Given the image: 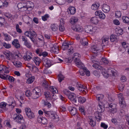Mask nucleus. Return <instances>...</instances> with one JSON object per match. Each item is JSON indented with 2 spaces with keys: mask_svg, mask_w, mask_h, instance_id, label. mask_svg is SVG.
<instances>
[{
  "mask_svg": "<svg viewBox=\"0 0 129 129\" xmlns=\"http://www.w3.org/2000/svg\"><path fill=\"white\" fill-rule=\"evenodd\" d=\"M90 21L91 22L94 24H97L98 22L97 18L95 17H92L90 20Z\"/></svg>",
  "mask_w": 129,
  "mask_h": 129,
  "instance_id": "obj_29",
  "label": "nucleus"
},
{
  "mask_svg": "<svg viewBox=\"0 0 129 129\" xmlns=\"http://www.w3.org/2000/svg\"><path fill=\"white\" fill-rule=\"evenodd\" d=\"M30 35L31 36H32L34 37H35L37 36L36 33L34 31H30Z\"/></svg>",
  "mask_w": 129,
  "mask_h": 129,
  "instance_id": "obj_61",
  "label": "nucleus"
},
{
  "mask_svg": "<svg viewBox=\"0 0 129 129\" xmlns=\"http://www.w3.org/2000/svg\"><path fill=\"white\" fill-rule=\"evenodd\" d=\"M96 97L97 99L100 101L104 98V95L102 94H98L96 95Z\"/></svg>",
  "mask_w": 129,
  "mask_h": 129,
  "instance_id": "obj_42",
  "label": "nucleus"
},
{
  "mask_svg": "<svg viewBox=\"0 0 129 129\" xmlns=\"http://www.w3.org/2000/svg\"><path fill=\"white\" fill-rule=\"evenodd\" d=\"M78 99V102L80 104H82L85 102L86 99L84 97L80 96L77 98V100Z\"/></svg>",
  "mask_w": 129,
  "mask_h": 129,
  "instance_id": "obj_19",
  "label": "nucleus"
},
{
  "mask_svg": "<svg viewBox=\"0 0 129 129\" xmlns=\"http://www.w3.org/2000/svg\"><path fill=\"white\" fill-rule=\"evenodd\" d=\"M48 123V120L45 117H43L42 119V121L41 123L44 125H45L47 124Z\"/></svg>",
  "mask_w": 129,
  "mask_h": 129,
  "instance_id": "obj_47",
  "label": "nucleus"
},
{
  "mask_svg": "<svg viewBox=\"0 0 129 129\" xmlns=\"http://www.w3.org/2000/svg\"><path fill=\"white\" fill-rule=\"evenodd\" d=\"M49 17L48 14H46L44 16L42 17V20L44 21H46L47 20V18H49Z\"/></svg>",
  "mask_w": 129,
  "mask_h": 129,
  "instance_id": "obj_58",
  "label": "nucleus"
},
{
  "mask_svg": "<svg viewBox=\"0 0 129 129\" xmlns=\"http://www.w3.org/2000/svg\"><path fill=\"white\" fill-rule=\"evenodd\" d=\"M6 106V103L5 102H2L0 103V108H4Z\"/></svg>",
  "mask_w": 129,
  "mask_h": 129,
  "instance_id": "obj_59",
  "label": "nucleus"
},
{
  "mask_svg": "<svg viewBox=\"0 0 129 129\" xmlns=\"http://www.w3.org/2000/svg\"><path fill=\"white\" fill-rule=\"evenodd\" d=\"M33 91H34V92H35L38 93L39 94H41L40 90L38 88H35L33 90Z\"/></svg>",
  "mask_w": 129,
  "mask_h": 129,
  "instance_id": "obj_56",
  "label": "nucleus"
},
{
  "mask_svg": "<svg viewBox=\"0 0 129 129\" xmlns=\"http://www.w3.org/2000/svg\"><path fill=\"white\" fill-rule=\"evenodd\" d=\"M2 70L5 71V73H8L9 72V71L7 69V67L6 66L2 65Z\"/></svg>",
  "mask_w": 129,
  "mask_h": 129,
  "instance_id": "obj_49",
  "label": "nucleus"
},
{
  "mask_svg": "<svg viewBox=\"0 0 129 129\" xmlns=\"http://www.w3.org/2000/svg\"><path fill=\"white\" fill-rule=\"evenodd\" d=\"M101 60L105 64H107L109 62L108 60L106 58H103Z\"/></svg>",
  "mask_w": 129,
  "mask_h": 129,
  "instance_id": "obj_64",
  "label": "nucleus"
},
{
  "mask_svg": "<svg viewBox=\"0 0 129 129\" xmlns=\"http://www.w3.org/2000/svg\"><path fill=\"white\" fill-rule=\"evenodd\" d=\"M44 94L45 96V98L47 100L50 99L52 97V95L48 91L44 92Z\"/></svg>",
  "mask_w": 129,
  "mask_h": 129,
  "instance_id": "obj_24",
  "label": "nucleus"
},
{
  "mask_svg": "<svg viewBox=\"0 0 129 129\" xmlns=\"http://www.w3.org/2000/svg\"><path fill=\"white\" fill-rule=\"evenodd\" d=\"M101 126L104 129H107L108 127L107 125L104 123H101Z\"/></svg>",
  "mask_w": 129,
  "mask_h": 129,
  "instance_id": "obj_60",
  "label": "nucleus"
},
{
  "mask_svg": "<svg viewBox=\"0 0 129 129\" xmlns=\"http://www.w3.org/2000/svg\"><path fill=\"white\" fill-rule=\"evenodd\" d=\"M52 51L55 53H58L59 51L58 47L56 45H54L52 48Z\"/></svg>",
  "mask_w": 129,
  "mask_h": 129,
  "instance_id": "obj_37",
  "label": "nucleus"
},
{
  "mask_svg": "<svg viewBox=\"0 0 129 129\" xmlns=\"http://www.w3.org/2000/svg\"><path fill=\"white\" fill-rule=\"evenodd\" d=\"M100 5L99 4L97 3V4H94L91 6V8L92 10H96L98 9Z\"/></svg>",
  "mask_w": 129,
  "mask_h": 129,
  "instance_id": "obj_36",
  "label": "nucleus"
},
{
  "mask_svg": "<svg viewBox=\"0 0 129 129\" xmlns=\"http://www.w3.org/2000/svg\"><path fill=\"white\" fill-rule=\"evenodd\" d=\"M34 91H32L31 92V98L33 99H36L41 95V94H38L36 92H35Z\"/></svg>",
  "mask_w": 129,
  "mask_h": 129,
  "instance_id": "obj_11",
  "label": "nucleus"
},
{
  "mask_svg": "<svg viewBox=\"0 0 129 129\" xmlns=\"http://www.w3.org/2000/svg\"><path fill=\"white\" fill-rule=\"evenodd\" d=\"M98 53V52L97 53L96 52H94V54H93V55L92 56V57H91V60L93 63H95V62H97V60H95V57L94 56H97Z\"/></svg>",
  "mask_w": 129,
  "mask_h": 129,
  "instance_id": "obj_38",
  "label": "nucleus"
},
{
  "mask_svg": "<svg viewBox=\"0 0 129 129\" xmlns=\"http://www.w3.org/2000/svg\"><path fill=\"white\" fill-rule=\"evenodd\" d=\"M44 113H45L46 116H51L53 115L55 113V112L52 111H46L44 110Z\"/></svg>",
  "mask_w": 129,
  "mask_h": 129,
  "instance_id": "obj_18",
  "label": "nucleus"
},
{
  "mask_svg": "<svg viewBox=\"0 0 129 129\" xmlns=\"http://www.w3.org/2000/svg\"><path fill=\"white\" fill-rule=\"evenodd\" d=\"M69 43H63L62 46V48L63 50H67L69 47Z\"/></svg>",
  "mask_w": 129,
  "mask_h": 129,
  "instance_id": "obj_26",
  "label": "nucleus"
},
{
  "mask_svg": "<svg viewBox=\"0 0 129 129\" xmlns=\"http://www.w3.org/2000/svg\"><path fill=\"white\" fill-rule=\"evenodd\" d=\"M42 85L44 87H45V88L46 89L48 88V84L47 82L45 80H44L43 81L42 83Z\"/></svg>",
  "mask_w": 129,
  "mask_h": 129,
  "instance_id": "obj_44",
  "label": "nucleus"
},
{
  "mask_svg": "<svg viewBox=\"0 0 129 129\" xmlns=\"http://www.w3.org/2000/svg\"><path fill=\"white\" fill-rule=\"evenodd\" d=\"M96 29V27H93L92 26L89 25L85 27V30L86 32L87 33H94Z\"/></svg>",
  "mask_w": 129,
  "mask_h": 129,
  "instance_id": "obj_2",
  "label": "nucleus"
},
{
  "mask_svg": "<svg viewBox=\"0 0 129 129\" xmlns=\"http://www.w3.org/2000/svg\"><path fill=\"white\" fill-rule=\"evenodd\" d=\"M43 62L44 64H45V67L47 68L50 67L53 64V61L47 58L43 59Z\"/></svg>",
  "mask_w": 129,
  "mask_h": 129,
  "instance_id": "obj_3",
  "label": "nucleus"
},
{
  "mask_svg": "<svg viewBox=\"0 0 129 129\" xmlns=\"http://www.w3.org/2000/svg\"><path fill=\"white\" fill-rule=\"evenodd\" d=\"M58 79L59 82H61L64 79V77L61 74H60L58 75Z\"/></svg>",
  "mask_w": 129,
  "mask_h": 129,
  "instance_id": "obj_35",
  "label": "nucleus"
},
{
  "mask_svg": "<svg viewBox=\"0 0 129 129\" xmlns=\"http://www.w3.org/2000/svg\"><path fill=\"white\" fill-rule=\"evenodd\" d=\"M33 60L37 66H39L41 62L40 58L38 57H34L33 58Z\"/></svg>",
  "mask_w": 129,
  "mask_h": 129,
  "instance_id": "obj_20",
  "label": "nucleus"
},
{
  "mask_svg": "<svg viewBox=\"0 0 129 129\" xmlns=\"http://www.w3.org/2000/svg\"><path fill=\"white\" fill-rule=\"evenodd\" d=\"M80 54L78 53H76L73 54V57L72 58V59H73V58H75L74 59H77L79 58L80 57Z\"/></svg>",
  "mask_w": 129,
  "mask_h": 129,
  "instance_id": "obj_41",
  "label": "nucleus"
},
{
  "mask_svg": "<svg viewBox=\"0 0 129 129\" xmlns=\"http://www.w3.org/2000/svg\"><path fill=\"white\" fill-rule=\"evenodd\" d=\"M101 113L96 111L95 113V117L98 121H100L102 119Z\"/></svg>",
  "mask_w": 129,
  "mask_h": 129,
  "instance_id": "obj_17",
  "label": "nucleus"
},
{
  "mask_svg": "<svg viewBox=\"0 0 129 129\" xmlns=\"http://www.w3.org/2000/svg\"><path fill=\"white\" fill-rule=\"evenodd\" d=\"M67 11L69 14L70 13V14L73 15L75 13L76 9L75 7L71 6L69 7Z\"/></svg>",
  "mask_w": 129,
  "mask_h": 129,
  "instance_id": "obj_12",
  "label": "nucleus"
},
{
  "mask_svg": "<svg viewBox=\"0 0 129 129\" xmlns=\"http://www.w3.org/2000/svg\"><path fill=\"white\" fill-rule=\"evenodd\" d=\"M3 46L6 48L8 49L10 48L11 46V45L9 44H7L5 42H4L3 44Z\"/></svg>",
  "mask_w": 129,
  "mask_h": 129,
  "instance_id": "obj_51",
  "label": "nucleus"
},
{
  "mask_svg": "<svg viewBox=\"0 0 129 129\" xmlns=\"http://www.w3.org/2000/svg\"><path fill=\"white\" fill-rule=\"evenodd\" d=\"M115 15L116 17L119 18L121 16V13L120 11H117L115 12Z\"/></svg>",
  "mask_w": 129,
  "mask_h": 129,
  "instance_id": "obj_48",
  "label": "nucleus"
},
{
  "mask_svg": "<svg viewBox=\"0 0 129 129\" xmlns=\"http://www.w3.org/2000/svg\"><path fill=\"white\" fill-rule=\"evenodd\" d=\"M83 70L85 73V74H86V76H89L90 75V73L89 71L87 69L86 67H84L82 68Z\"/></svg>",
  "mask_w": 129,
  "mask_h": 129,
  "instance_id": "obj_33",
  "label": "nucleus"
},
{
  "mask_svg": "<svg viewBox=\"0 0 129 129\" xmlns=\"http://www.w3.org/2000/svg\"><path fill=\"white\" fill-rule=\"evenodd\" d=\"M13 64L17 68H19L21 66L22 63L20 62L16 61L13 62Z\"/></svg>",
  "mask_w": 129,
  "mask_h": 129,
  "instance_id": "obj_40",
  "label": "nucleus"
},
{
  "mask_svg": "<svg viewBox=\"0 0 129 129\" xmlns=\"http://www.w3.org/2000/svg\"><path fill=\"white\" fill-rule=\"evenodd\" d=\"M34 79V76L30 77L27 80L26 82L28 84L31 83L33 82Z\"/></svg>",
  "mask_w": 129,
  "mask_h": 129,
  "instance_id": "obj_31",
  "label": "nucleus"
},
{
  "mask_svg": "<svg viewBox=\"0 0 129 129\" xmlns=\"http://www.w3.org/2000/svg\"><path fill=\"white\" fill-rule=\"evenodd\" d=\"M7 79L8 80L10 81L13 82L14 81L15 79L12 77L11 76L9 75H8V77H7Z\"/></svg>",
  "mask_w": 129,
  "mask_h": 129,
  "instance_id": "obj_57",
  "label": "nucleus"
},
{
  "mask_svg": "<svg viewBox=\"0 0 129 129\" xmlns=\"http://www.w3.org/2000/svg\"><path fill=\"white\" fill-rule=\"evenodd\" d=\"M68 97L71 101L75 103L76 102L77 97H76V95L74 93L71 92L68 96Z\"/></svg>",
  "mask_w": 129,
  "mask_h": 129,
  "instance_id": "obj_7",
  "label": "nucleus"
},
{
  "mask_svg": "<svg viewBox=\"0 0 129 129\" xmlns=\"http://www.w3.org/2000/svg\"><path fill=\"white\" fill-rule=\"evenodd\" d=\"M4 54L5 55L6 58L8 60H10L11 59H12L14 56L9 51H5Z\"/></svg>",
  "mask_w": 129,
  "mask_h": 129,
  "instance_id": "obj_6",
  "label": "nucleus"
},
{
  "mask_svg": "<svg viewBox=\"0 0 129 129\" xmlns=\"http://www.w3.org/2000/svg\"><path fill=\"white\" fill-rule=\"evenodd\" d=\"M90 118L91 117L89 118V120H88L89 123L91 126L94 127L96 125V121L95 120H93V119Z\"/></svg>",
  "mask_w": 129,
  "mask_h": 129,
  "instance_id": "obj_25",
  "label": "nucleus"
},
{
  "mask_svg": "<svg viewBox=\"0 0 129 129\" xmlns=\"http://www.w3.org/2000/svg\"><path fill=\"white\" fill-rule=\"evenodd\" d=\"M14 119L19 123H24V120L22 116L19 114H15L13 116Z\"/></svg>",
  "mask_w": 129,
  "mask_h": 129,
  "instance_id": "obj_1",
  "label": "nucleus"
},
{
  "mask_svg": "<svg viewBox=\"0 0 129 129\" xmlns=\"http://www.w3.org/2000/svg\"><path fill=\"white\" fill-rule=\"evenodd\" d=\"M25 94L27 96L30 97L31 98V92H30L29 90L26 91L25 92Z\"/></svg>",
  "mask_w": 129,
  "mask_h": 129,
  "instance_id": "obj_63",
  "label": "nucleus"
},
{
  "mask_svg": "<svg viewBox=\"0 0 129 129\" xmlns=\"http://www.w3.org/2000/svg\"><path fill=\"white\" fill-rule=\"evenodd\" d=\"M16 28L17 31L18 33H22V30L21 29L19 28V25L18 24L16 25Z\"/></svg>",
  "mask_w": 129,
  "mask_h": 129,
  "instance_id": "obj_50",
  "label": "nucleus"
},
{
  "mask_svg": "<svg viewBox=\"0 0 129 129\" xmlns=\"http://www.w3.org/2000/svg\"><path fill=\"white\" fill-rule=\"evenodd\" d=\"M25 111L26 115L29 118L31 119L34 118L35 116L34 113L31 112V110L30 108H25Z\"/></svg>",
  "mask_w": 129,
  "mask_h": 129,
  "instance_id": "obj_4",
  "label": "nucleus"
},
{
  "mask_svg": "<svg viewBox=\"0 0 129 129\" xmlns=\"http://www.w3.org/2000/svg\"><path fill=\"white\" fill-rule=\"evenodd\" d=\"M93 67L95 69L97 70H100L102 68V66H101L98 65L97 64H93L92 65Z\"/></svg>",
  "mask_w": 129,
  "mask_h": 129,
  "instance_id": "obj_45",
  "label": "nucleus"
},
{
  "mask_svg": "<svg viewBox=\"0 0 129 129\" xmlns=\"http://www.w3.org/2000/svg\"><path fill=\"white\" fill-rule=\"evenodd\" d=\"M76 86L78 90L80 91H82L83 89H85L86 88V87L85 86L82 85L79 83H77Z\"/></svg>",
  "mask_w": 129,
  "mask_h": 129,
  "instance_id": "obj_14",
  "label": "nucleus"
},
{
  "mask_svg": "<svg viewBox=\"0 0 129 129\" xmlns=\"http://www.w3.org/2000/svg\"><path fill=\"white\" fill-rule=\"evenodd\" d=\"M26 6L28 8H32L33 7V3L30 1H27L26 5Z\"/></svg>",
  "mask_w": 129,
  "mask_h": 129,
  "instance_id": "obj_30",
  "label": "nucleus"
},
{
  "mask_svg": "<svg viewBox=\"0 0 129 129\" xmlns=\"http://www.w3.org/2000/svg\"><path fill=\"white\" fill-rule=\"evenodd\" d=\"M25 5V4L22 3H20L18 4L17 7L19 9H21Z\"/></svg>",
  "mask_w": 129,
  "mask_h": 129,
  "instance_id": "obj_54",
  "label": "nucleus"
},
{
  "mask_svg": "<svg viewBox=\"0 0 129 129\" xmlns=\"http://www.w3.org/2000/svg\"><path fill=\"white\" fill-rule=\"evenodd\" d=\"M102 68L100 70L101 71L102 74L105 77H108L109 76V75L107 73L105 70L102 67Z\"/></svg>",
  "mask_w": 129,
  "mask_h": 129,
  "instance_id": "obj_27",
  "label": "nucleus"
},
{
  "mask_svg": "<svg viewBox=\"0 0 129 129\" xmlns=\"http://www.w3.org/2000/svg\"><path fill=\"white\" fill-rule=\"evenodd\" d=\"M102 9L104 12H107L110 11V7L106 4H104L103 5Z\"/></svg>",
  "mask_w": 129,
  "mask_h": 129,
  "instance_id": "obj_15",
  "label": "nucleus"
},
{
  "mask_svg": "<svg viewBox=\"0 0 129 129\" xmlns=\"http://www.w3.org/2000/svg\"><path fill=\"white\" fill-rule=\"evenodd\" d=\"M108 105L110 109L112 111L116 112L117 111L116 108V105L114 103H111L110 104H108Z\"/></svg>",
  "mask_w": 129,
  "mask_h": 129,
  "instance_id": "obj_8",
  "label": "nucleus"
},
{
  "mask_svg": "<svg viewBox=\"0 0 129 129\" xmlns=\"http://www.w3.org/2000/svg\"><path fill=\"white\" fill-rule=\"evenodd\" d=\"M57 3L60 5L64 4L65 2V0H56Z\"/></svg>",
  "mask_w": 129,
  "mask_h": 129,
  "instance_id": "obj_55",
  "label": "nucleus"
},
{
  "mask_svg": "<svg viewBox=\"0 0 129 129\" xmlns=\"http://www.w3.org/2000/svg\"><path fill=\"white\" fill-rule=\"evenodd\" d=\"M72 29L75 31L81 32L83 30V28L79 25H77L72 27Z\"/></svg>",
  "mask_w": 129,
  "mask_h": 129,
  "instance_id": "obj_13",
  "label": "nucleus"
},
{
  "mask_svg": "<svg viewBox=\"0 0 129 129\" xmlns=\"http://www.w3.org/2000/svg\"><path fill=\"white\" fill-rule=\"evenodd\" d=\"M116 38L115 36L113 35H111L110 37V40L112 42H114L116 39Z\"/></svg>",
  "mask_w": 129,
  "mask_h": 129,
  "instance_id": "obj_62",
  "label": "nucleus"
},
{
  "mask_svg": "<svg viewBox=\"0 0 129 129\" xmlns=\"http://www.w3.org/2000/svg\"><path fill=\"white\" fill-rule=\"evenodd\" d=\"M12 44L17 49L19 48L20 47V44H19V41L17 39H14L12 42Z\"/></svg>",
  "mask_w": 129,
  "mask_h": 129,
  "instance_id": "obj_9",
  "label": "nucleus"
},
{
  "mask_svg": "<svg viewBox=\"0 0 129 129\" xmlns=\"http://www.w3.org/2000/svg\"><path fill=\"white\" fill-rule=\"evenodd\" d=\"M50 88L51 91L53 94H55L57 93V92H58V91L57 90L56 91V90L54 89L53 87H51Z\"/></svg>",
  "mask_w": 129,
  "mask_h": 129,
  "instance_id": "obj_52",
  "label": "nucleus"
},
{
  "mask_svg": "<svg viewBox=\"0 0 129 129\" xmlns=\"http://www.w3.org/2000/svg\"><path fill=\"white\" fill-rule=\"evenodd\" d=\"M95 15L96 16H98L101 19H104L105 17V15L102 12L96 11L95 13Z\"/></svg>",
  "mask_w": 129,
  "mask_h": 129,
  "instance_id": "obj_10",
  "label": "nucleus"
},
{
  "mask_svg": "<svg viewBox=\"0 0 129 129\" xmlns=\"http://www.w3.org/2000/svg\"><path fill=\"white\" fill-rule=\"evenodd\" d=\"M115 30L116 34L118 36L121 35L123 34V30L120 27L116 28L115 29Z\"/></svg>",
  "mask_w": 129,
  "mask_h": 129,
  "instance_id": "obj_16",
  "label": "nucleus"
},
{
  "mask_svg": "<svg viewBox=\"0 0 129 129\" xmlns=\"http://www.w3.org/2000/svg\"><path fill=\"white\" fill-rule=\"evenodd\" d=\"M31 69L34 72H37L39 71L38 69L35 66H32Z\"/></svg>",
  "mask_w": 129,
  "mask_h": 129,
  "instance_id": "obj_53",
  "label": "nucleus"
},
{
  "mask_svg": "<svg viewBox=\"0 0 129 129\" xmlns=\"http://www.w3.org/2000/svg\"><path fill=\"white\" fill-rule=\"evenodd\" d=\"M122 19L124 22L127 24H129V18L127 17L123 16Z\"/></svg>",
  "mask_w": 129,
  "mask_h": 129,
  "instance_id": "obj_34",
  "label": "nucleus"
},
{
  "mask_svg": "<svg viewBox=\"0 0 129 129\" xmlns=\"http://www.w3.org/2000/svg\"><path fill=\"white\" fill-rule=\"evenodd\" d=\"M32 55L30 53L27 54L25 56H23V58L25 60L29 61L32 58Z\"/></svg>",
  "mask_w": 129,
  "mask_h": 129,
  "instance_id": "obj_21",
  "label": "nucleus"
},
{
  "mask_svg": "<svg viewBox=\"0 0 129 129\" xmlns=\"http://www.w3.org/2000/svg\"><path fill=\"white\" fill-rule=\"evenodd\" d=\"M44 104L45 106H47L48 108L51 107V105L50 103L47 101H44Z\"/></svg>",
  "mask_w": 129,
  "mask_h": 129,
  "instance_id": "obj_46",
  "label": "nucleus"
},
{
  "mask_svg": "<svg viewBox=\"0 0 129 129\" xmlns=\"http://www.w3.org/2000/svg\"><path fill=\"white\" fill-rule=\"evenodd\" d=\"M97 111L99 112H103L104 110V107L103 106H102L100 104L98 106Z\"/></svg>",
  "mask_w": 129,
  "mask_h": 129,
  "instance_id": "obj_23",
  "label": "nucleus"
},
{
  "mask_svg": "<svg viewBox=\"0 0 129 129\" xmlns=\"http://www.w3.org/2000/svg\"><path fill=\"white\" fill-rule=\"evenodd\" d=\"M78 20L77 18L75 17H73L71 18L70 22L72 24H74L77 22Z\"/></svg>",
  "mask_w": 129,
  "mask_h": 129,
  "instance_id": "obj_32",
  "label": "nucleus"
},
{
  "mask_svg": "<svg viewBox=\"0 0 129 129\" xmlns=\"http://www.w3.org/2000/svg\"><path fill=\"white\" fill-rule=\"evenodd\" d=\"M68 109L72 115H74L77 113V109L76 108L70 106Z\"/></svg>",
  "mask_w": 129,
  "mask_h": 129,
  "instance_id": "obj_5",
  "label": "nucleus"
},
{
  "mask_svg": "<svg viewBox=\"0 0 129 129\" xmlns=\"http://www.w3.org/2000/svg\"><path fill=\"white\" fill-rule=\"evenodd\" d=\"M74 61L75 63L78 65V67L80 68V65H81V62L80 61L79 58L77 59H74Z\"/></svg>",
  "mask_w": 129,
  "mask_h": 129,
  "instance_id": "obj_39",
  "label": "nucleus"
},
{
  "mask_svg": "<svg viewBox=\"0 0 129 129\" xmlns=\"http://www.w3.org/2000/svg\"><path fill=\"white\" fill-rule=\"evenodd\" d=\"M118 96L119 100V103H120L121 105H123L124 101L123 94L121 93H120L118 95Z\"/></svg>",
  "mask_w": 129,
  "mask_h": 129,
  "instance_id": "obj_22",
  "label": "nucleus"
},
{
  "mask_svg": "<svg viewBox=\"0 0 129 129\" xmlns=\"http://www.w3.org/2000/svg\"><path fill=\"white\" fill-rule=\"evenodd\" d=\"M51 117L52 120L55 122H58L59 120L58 116L55 113Z\"/></svg>",
  "mask_w": 129,
  "mask_h": 129,
  "instance_id": "obj_28",
  "label": "nucleus"
},
{
  "mask_svg": "<svg viewBox=\"0 0 129 129\" xmlns=\"http://www.w3.org/2000/svg\"><path fill=\"white\" fill-rule=\"evenodd\" d=\"M51 27L52 30L53 31H55L57 29V26L55 24H51Z\"/></svg>",
  "mask_w": 129,
  "mask_h": 129,
  "instance_id": "obj_43",
  "label": "nucleus"
}]
</instances>
